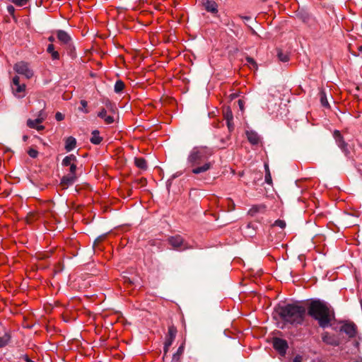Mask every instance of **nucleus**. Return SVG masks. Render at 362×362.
I'll return each instance as SVG.
<instances>
[{
  "instance_id": "obj_22",
  "label": "nucleus",
  "mask_w": 362,
  "mask_h": 362,
  "mask_svg": "<svg viewBox=\"0 0 362 362\" xmlns=\"http://www.w3.org/2000/svg\"><path fill=\"white\" fill-rule=\"evenodd\" d=\"M134 163L136 166L141 170L147 169V163L146 160L144 158H135Z\"/></svg>"
},
{
  "instance_id": "obj_32",
  "label": "nucleus",
  "mask_w": 362,
  "mask_h": 362,
  "mask_svg": "<svg viewBox=\"0 0 362 362\" xmlns=\"http://www.w3.org/2000/svg\"><path fill=\"white\" fill-rule=\"evenodd\" d=\"M274 226L281 228H284L286 226V223L284 221L279 219L274 222Z\"/></svg>"
},
{
  "instance_id": "obj_28",
  "label": "nucleus",
  "mask_w": 362,
  "mask_h": 362,
  "mask_svg": "<svg viewBox=\"0 0 362 362\" xmlns=\"http://www.w3.org/2000/svg\"><path fill=\"white\" fill-rule=\"evenodd\" d=\"M264 168H265V170H266V174H265V182L267 183V184H272V176H271V174H270V172H269V166L267 164H265L264 165Z\"/></svg>"
},
{
  "instance_id": "obj_30",
  "label": "nucleus",
  "mask_w": 362,
  "mask_h": 362,
  "mask_svg": "<svg viewBox=\"0 0 362 362\" xmlns=\"http://www.w3.org/2000/svg\"><path fill=\"white\" fill-rule=\"evenodd\" d=\"M183 351H184V347H183V346H180L177 349V352L175 354H174L173 360V361L178 360L180 356L182 354Z\"/></svg>"
},
{
  "instance_id": "obj_35",
  "label": "nucleus",
  "mask_w": 362,
  "mask_h": 362,
  "mask_svg": "<svg viewBox=\"0 0 362 362\" xmlns=\"http://www.w3.org/2000/svg\"><path fill=\"white\" fill-rule=\"evenodd\" d=\"M246 62L249 64L253 66L254 67H257V64H256L255 61L252 57H246Z\"/></svg>"
},
{
  "instance_id": "obj_40",
  "label": "nucleus",
  "mask_w": 362,
  "mask_h": 362,
  "mask_svg": "<svg viewBox=\"0 0 362 362\" xmlns=\"http://www.w3.org/2000/svg\"><path fill=\"white\" fill-rule=\"evenodd\" d=\"M302 357L299 355L296 356L291 362H301Z\"/></svg>"
},
{
  "instance_id": "obj_13",
  "label": "nucleus",
  "mask_w": 362,
  "mask_h": 362,
  "mask_svg": "<svg viewBox=\"0 0 362 362\" xmlns=\"http://www.w3.org/2000/svg\"><path fill=\"white\" fill-rule=\"evenodd\" d=\"M177 329L175 327L170 326L168 327V332L167 339L165 342L164 351L167 352L168 349L172 345V343L175 338Z\"/></svg>"
},
{
  "instance_id": "obj_43",
  "label": "nucleus",
  "mask_w": 362,
  "mask_h": 362,
  "mask_svg": "<svg viewBox=\"0 0 362 362\" xmlns=\"http://www.w3.org/2000/svg\"><path fill=\"white\" fill-rule=\"evenodd\" d=\"M49 41L53 42L54 41V37L52 36L49 37Z\"/></svg>"
},
{
  "instance_id": "obj_8",
  "label": "nucleus",
  "mask_w": 362,
  "mask_h": 362,
  "mask_svg": "<svg viewBox=\"0 0 362 362\" xmlns=\"http://www.w3.org/2000/svg\"><path fill=\"white\" fill-rule=\"evenodd\" d=\"M45 119V115L42 112H40L37 118L35 119H28L27 121V125L32 129H36L37 130H42L44 129V127L42 125H40V124L43 122Z\"/></svg>"
},
{
  "instance_id": "obj_27",
  "label": "nucleus",
  "mask_w": 362,
  "mask_h": 362,
  "mask_svg": "<svg viewBox=\"0 0 362 362\" xmlns=\"http://www.w3.org/2000/svg\"><path fill=\"white\" fill-rule=\"evenodd\" d=\"M9 341L10 336L7 333H5L3 336L0 337V348L6 346Z\"/></svg>"
},
{
  "instance_id": "obj_11",
  "label": "nucleus",
  "mask_w": 362,
  "mask_h": 362,
  "mask_svg": "<svg viewBox=\"0 0 362 362\" xmlns=\"http://www.w3.org/2000/svg\"><path fill=\"white\" fill-rule=\"evenodd\" d=\"M333 136L336 141L337 146L346 155H347L349 153L347 148V144L344 141L340 132L338 130H335L333 133Z\"/></svg>"
},
{
  "instance_id": "obj_4",
  "label": "nucleus",
  "mask_w": 362,
  "mask_h": 362,
  "mask_svg": "<svg viewBox=\"0 0 362 362\" xmlns=\"http://www.w3.org/2000/svg\"><path fill=\"white\" fill-rule=\"evenodd\" d=\"M25 85L20 83V78L15 76L12 79L11 88L14 95L18 98H22L25 95Z\"/></svg>"
},
{
  "instance_id": "obj_18",
  "label": "nucleus",
  "mask_w": 362,
  "mask_h": 362,
  "mask_svg": "<svg viewBox=\"0 0 362 362\" xmlns=\"http://www.w3.org/2000/svg\"><path fill=\"white\" fill-rule=\"evenodd\" d=\"M76 145V140L73 136H69L66 139L65 141V149L66 151H71L75 148Z\"/></svg>"
},
{
  "instance_id": "obj_44",
  "label": "nucleus",
  "mask_w": 362,
  "mask_h": 362,
  "mask_svg": "<svg viewBox=\"0 0 362 362\" xmlns=\"http://www.w3.org/2000/svg\"><path fill=\"white\" fill-rule=\"evenodd\" d=\"M238 103L240 105V108H242L243 105H242V101L240 100L238 101Z\"/></svg>"
},
{
  "instance_id": "obj_36",
  "label": "nucleus",
  "mask_w": 362,
  "mask_h": 362,
  "mask_svg": "<svg viewBox=\"0 0 362 362\" xmlns=\"http://www.w3.org/2000/svg\"><path fill=\"white\" fill-rule=\"evenodd\" d=\"M226 124H227V127H228L229 132H233L234 129V124L233 123V121H227Z\"/></svg>"
},
{
  "instance_id": "obj_38",
  "label": "nucleus",
  "mask_w": 362,
  "mask_h": 362,
  "mask_svg": "<svg viewBox=\"0 0 362 362\" xmlns=\"http://www.w3.org/2000/svg\"><path fill=\"white\" fill-rule=\"evenodd\" d=\"M47 51L49 54H52L53 52V51H55L54 45L52 44H49L47 47Z\"/></svg>"
},
{
  "instance_id": "obj_39",
  "label": "nucleus",
  "mask_w": 362,
  "mask_h": 362,
  "mask_svg": "<svg viewBox=\"0 0 362 362\" xmlns=\"http://www.w3.org/2000/svg\"><path fill=\"white\" fill-rule=\"evenodd\" d=\"M51 55L53 59H59V54L57 51H53Z\"/></svg>"
},
{
  "instance_id": "obj_17",
  "label": "nucleus",
  "mask_w": 362,
  "mask_h": 362,
  "mask_svg": "<svg viewBox=\"0 0 362 362\" xmlns=\"http://www.w3.org/2000/svg\"><path fill=\"white\" fill-rule=\"evenodd\" d=\"M246 135H247V139L248 141L252 144H257L259 141H260V137L258 135L257 133H256L255 132H253V131H247L246 132Z\"/></svg>"
},
{
  "instance_id": "obj_31",
  "label": "nucleus",
  "mask_w": 362,
  "mask_h": 362,
  "mask_svg": "<svg viewBox=\"0 0 362 362\" xmlns=\"http://www.w3.org/2000/svg\"><path fill=\"white\" fill-rule=\"evenodd\" d=\"M7 11L8 12V13L12 16V18H13V20L15 21H17V18L15 16V8L13 7V6L12 5H8L7 6Z\"/></svg>"
},
{
  "instance_id": "obj_29",
  "label": "nucleus",
  "mask_w": 362,
  "mask_h": 362,
  "mask_svg": "<svg viewBox=\"0 0 362 362\" xmlns=\"http://www.w3.org/2000/svg\"><path fill=\"white\" fill-rule=\"evenodd\" d=\"M81 107H78L79 111H81L84 113H88V110L87 109L88 103L87 101L82 100L80 102Z\"/></svg>"
},
{
  "instance_id": "obj_26",
  "label": "nucleus",
  "mask_w": 362,
  "mask_h": 362,
  "mask_svg": "<svg viewBox=\"0 0 362 362\" xmlns=\"http://www.w3.org/2000/svg\"><path fill=\"white\" fill-rule=\"evenodd\" d=\"M320 97L321 105L325 107H328L329 105L327 100V95L324 90L320 91Z\"/></svg>"
},
{
  "instance_id": "obj_34",
  "label": "nucleus",
  "mask_w": 362,
  "mask_h": 362,
  "mask_svg": "<svg viewBox=\"0 0 362 362\" xmlns=\"http://www.w3.org/2000/svg\"><path fill=\"white\" fill-rule=\"evenodd\" d=\"M28 155L30 157L35 158L38 155V151L34 148H30L28 151Z\"/></svg>"
},
{
  "instance_id": "obj_41",
  "label": "nucleus",
  "mask_w": 362,
  "mask_h": 362,
  "mask_svg": "<svg viewBox=\"0 0 362 362\" xmlns=\"http://www.w3.org/2000/svg\"><path fill=\"white\" fill-rule=\"evenodd\" d=\"M23 358H24V360L25 361V362H34L27 355H25L23 356Z\"/></svg>"
},
{
  "instance_id": "obj_20",
  "label": "nucleus",
  "mask_w": 362,
  "mask_h": 362,
  "mask_svg": "<svg viewBox=\"0 0 362 362\" xmlns=\"http://www.w3.org/2000/svg\"><path fill=\"white\" fill-rule=\"evenodd\" d=\"M76 161V157L74 155L71 154L64 157L62 160V164L63 166H71V164H75Z\"/></svg>"
},
{
  "instance_id": "obj_37",
  "label": "nucleus",
  "mask_w": 362,
  "mask_h": 362,
  "mask_svg": "<svg viewBox=\"0 0 362 362\" xmlns=\"http://www.w3.org/2000/svg\"><path fill=\"white\" fill-rule=\"evenodd\" d=\"M55 119L57 120V121H62L64 119V116L63 114H62L61 112H57L56 115H55Z\"/></svg>"
},
{
  "instance_id": "obj_25",
  "label": "nucleus",
  "mask_w": 362,
  "mask_h": 362,
  "mask_svg": "<svg viewBox=\"0 0 362 362\" xmlns=\"http://www.w3.org/2000/svg\"><path fill=\"white\" fill-rule=\"evenodd\" d=\"M223 117L226 122L233 121V115L229 107H227L223 109Z\"/></svg>"
},
{
  "instance_id": "obj_9",
  "label": "nucleus",
  "mask_w": 362,
  "mask_h": 362,
  "mask_svg": "<svg viewBox=\"0 0 362 362\" xmlns=\"http://www.w3.org/2000/svg\"><path fill=\"white\" fill-rule=\"evenodd\" d=\"M340 331L344 332L349 338H354L356 335V326L353 322H345L341 327Z\"/></svg>"
},
{
  "instance_id": "obj_2",
  "label": "nucleus",
  "mask_w": 362,
  "mask_h": 362,
  "mask_svg": "<svg viewBox=\"0 0 362 362\" xmlns=\"http://www.w3.org/2000/svg\"><path fill=\"white\" fill-rule=\"evenodd\" d=\"M308 313L318 322L322 328L330 326L332 311L327 303L320 300H313L309 304Z\"/></svg>"
},
{
  "instance_id": "obj_33",
  "label": "nucleus",
  "mask_w": 362,
  "mask_h": 362,
  "mask_svg": "<svg viewBox=\"0 0 362 362\" xmlns=\"http://www.w3.org/2000/svg\"><path fill=\"white\" fill-rule=\"evenodd\" d=\"M69 169L68 173L73 175H76V163L71 164V165L69 166Z\"/></svg>"
},
{
  "instance_id": "obj_12",
  "label": "nucleus",
  "mask_w": 362,
  "mask_h": 362,
  "mask_svg": "<svg viewBox=\"0 0 362 362\" xmlns=\"http://www.w3.org/2000/svg\"><path fill=\"white\" fill-rule=\"evenodd\" d=\"M77 180V175H73L67 173L64 175L60 181V185L63 189H66L72 185Z\"/></svg>"
},
{
  "instance_id": "obj_15",
  "label": "nucleus",
  "mask_w": 362,
  "mask_h": 362,
  "mask_svg": "<svg viewBox=\"0 0 362 362\" xmlns=\"http://www.w3.org/2000/svg\"><path fill=\"white\" fill-rule=\"evenodd\" d=\"M98 117L103 119L107 124H111L115 122L114 117L107 115V110L103 108L98 113Z\"/></svg>"
},
{
  "instance_id": "obj_5",
  "label": "nucleus",
  "mask_w": 362,
  "mask_h": 362,
  "mask_svg": "<svg viewBox=\"0 0 362 362\" xmlns=\"http://www.w3.org/2000/svg\"><path fill=\"white\" fill-rule=\"evenodd\" d=\"M13 69L17 74L24 76L26 78H30L33 76V70L30 68L29 64L25 62L16 63Z\"/></svg>"
},
{
  "instance_id": "obj_23",
  "label": "nucleus",
  "mask_w": 362,
  "mask_h": 362,
  "mask_svg": "<svg viewBox=\"0 0 362 362\" xmlns=\"http://www.w3.org/2000/svg\"><path fill=\"white\" fill-rule=\"evenodd\" d=\"M277 57L279 61L282 62H288L290 59L287 52H284L281 49H277Z\"/></svg>"
},
{
  "instance_id": "obj_14",
  "label": "nucleus",
  "mask_w": 362,
  "mask_h": 362,
  "mask_svg": "<svg viewBox=\"0 0 362 362\" xmlns=\"http://www.w3.org/2000/svg\"><path fill=\"white\" fill-rule=\"evenodd\" d=\"M203 5L206 11L216 14L218 13V4L213 0H205Z\"/></svg>"
},
{
  "instance_id": "obj_21",
  "label": "nucleus",
  "mask_w": 362,
  "mask_h": 362,
  "mask_svg": "<svg viewBox=\"0 0 362 362\" xmlns=\"http://www.w3.org/2000/svg\"><path fill=\"white\" fill-rule=\"evenodd\" d=\"M265 209L264 205L258 204L252 206L248 211V214L253 216L256 215L257 213L263 212Z\"/></svg>"
},
{
  "instance_id": "obj_42",
  "label": "nucleus",
  "mask_w": 362,
  "mask_h": 362,
  "mask_svg": "<svg viewBox=\"0 0 362 362\" xmlns=\"http://www.w3.org/2000/svg\"><path fill=\"white\" fill-rule=\"evenodd\" d=\"M358 50L362 52V45L358 47Z\"/></svg>"
},
{
  "instance_id": "obj_7",
  "label": "nucleus",
  "mask_w": 362,
  "mask_h": 362,
  "mask_svg": "<svg viewBox=\"0 0 362 362\" xmlns=\"http://www.w3.org/2000/svg\"><path fill=\"white\" fill-rule=\"evenodd\" d=\"M273 347L279 354L281 356H284L288 349V343L285 339L281 338H274L273 339Z\"/></svg>"
},
{
  "instance_id": "obj_10",
  "label": "nucleus",
  "mask_w": 362,
  "mask_h": 362,
  "mask_svg": "<svg viewBox=\"0 0 362 362\" xmlns=\"http://www.w3.org/2000/svg\"><path fill=\"white\" fill-rule=\"evenodd\" d=\"M57 37L61 44L71 47L72 45V39L70 35L64 30H59L57 31Z\"/></svg>"
},
{
  "instance_id": "obj_6",
  "label": "nucleus",
  "mask_w": 362,
  "mask_h": 362,
  "mask_svg": "<svg viewBox=\"0 0 362 362\" xmlns=\"http://www.w3.org/2000/svg\"><path fill=\"white\" fill-rule=\"evenodd\" d=\"M168 243L175 250H177L183 251L189 248L180 235L170 237L168 238Z\"/></svg>"
},
{
  "instance_id": "obj_24",
  "label": "nucleus",
  "mask_w": 362,
  "mask_h": 362,
  "mask_svg": "<svg viewBox=\"0 0 362 362\" xmlns=\"http://www.w3.org/2000/svg\"><path fill=\"white\" fill-rule=\"evenodd\" d=\"M124 83L122 80H117L114 86V91L120 93L124 88Z\"/></svg>"
},
{
  "instance_id": "obj_19",
  "label": "nucleus",
  "mask_w": 362,
  "mask_h": 362,
  "mask_svg": "<svg viewBox=\"0 0 362 362\" xmlns=\"http://www.w3.org/2000/svg\"><path fill=\"white\" fill-rule=\"evenodd\" d=\"M90 141L95 145H98L101 143L103 138L100 136V132L98 130H93L92 132Z\"/></svg>"
},
{
  "instance_id": "obj_3",
  "label": "nucleus",
  "mask_w": 362,
  "mask_h": 362,
  "mask_svg": "<svg viewBox=\"0 0 362 362\" xmlns=\"http://www.w3.org/2000/svg\"><path fill=\"white\" fill-rule=\"evenodd\" d=\"M276 311L281 319L293 326L301 325L306 317L305 308L298 304L279 305Z\"/></svg>"
},
{
  "instance_id": "obj_1",
  "label": "nucleus",
  "mask_w": 362,
  "mask_h": 362,
  "mask_svg": "<svg viewBox=\"0 0 362 362\" xmlns=\"http://www.w3.org/2000/svg\"><path fill=\"white\" fill-rule=\"evenodd\" d=\"M213 154V149L206 146L194 147L187 158L188 168H191L192 173L195 175L209 170L213 166V163L209 159Z\"/></svg>"
},
{
  "instance_id": "obj_16",
  "label": "nucleus",
  "mask_w": 362,
  "mask_h": 362,
  "mask_svg": "<svg viewBox=\"0 0 362 362\" xmlns=\"http://www.w3.org/2000/svg\"><path fill=\"white\" fill-rule=\"evenodd\" d=\"M322 339L327 344L332 346L338 345L337 340L335 339V337L328 332H324L322 334Z\"/></svg>"
}]
</instances>
